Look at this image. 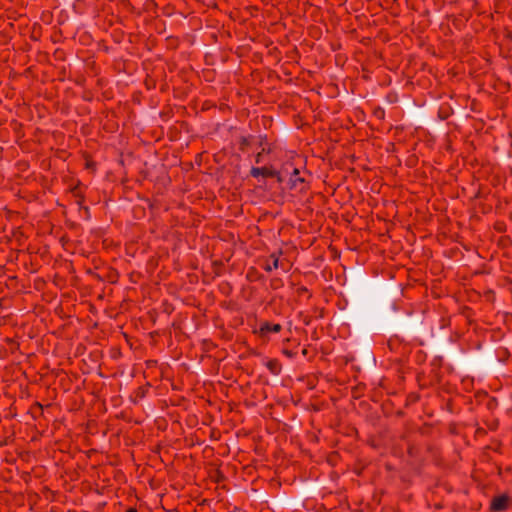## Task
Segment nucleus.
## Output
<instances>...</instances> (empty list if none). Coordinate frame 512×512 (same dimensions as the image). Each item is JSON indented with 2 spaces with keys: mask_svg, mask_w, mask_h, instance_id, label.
<instances>
[{
  "mask_svg": "<svg viewBox=\"0 0 512 512\" xmlns=\"http://www.w3.org/2000/svg\"><path fill=\"white\" fill-rule=\"evenodd\" d=\"M288 187L290 190H298L301 193H306L310 188L305 178L300 176L298 168L293 169L288 181Z\"/></svg>",
  "mask_w": 512,
  "mask_h": 512,
  "instance_id": "nucleus-1",
  "label": "nucleus"
},
{
  "mask_svg": "<svg viewBox=\"0 0 512 512\" xmlns=\"http://www.w3.org/2000/svg\"><path fill=\"white\" fill-rule=\"evenodd\" d=\"M512 499L508 494L494 496L489 505L490 512H505L510 508Z\"/></svg>",
  "mask_w": 512,
  "mask_h": 512,
  "instance_id": "nucleus-2",
  "label": "nucleus"
},
{
  "mask_svg": "<svg viewBox=\"0 0 512 512\" xmlns=\"http://www.w3.org/2000/svg\"><path fill=\"white\" fill-rule=\"evenodd\" d=\"M281 330V324L264 321L260 324L257 333L260 338L268 340L270 333H279Z\"/></svg>",
  "mask_w": 512,
  "mask_h": 512,
  "instance_id": "nucleus-3",
  "label": "nucleus"
},
{
  "mask_svg": "<svg viewBox=\"0 0 512 512\" xmlns=\"http://www.w3.org/2000/svg\"><path fill=\"white\" fill-rule=\"evenodd\" d=\"M250 175L254 178L262 177H272L276 175V170L273 167H252L250 170Z\"/></svg>",
  "mask_w": 512,
  "mask_h": 512,
  "instance_id": "nucleus-4",
  "label": "nucleus"
},
{
  "mask_svg": "<svg viewBox=\"0 0 512 512\" xmlns=\"http://www.w3.org/2000/svg\"><path fill=\"white\" fill-rule=\"evenodd\" d=\"M280 255H282V251L281 250H279L278 252H273L269 256V258L272 260L271 264L267 263L266 265L263 266V269L266 272H271L274 269H278L279 265H280V261H279Z\"/></svg>",
  "mask_w": 512,
  "mask_h": 512,
  "instance_id": "nucleus-5",
  "label": "nucleus"
},
{
  "mask_svg": "<svg viewBox=\"0 0 512 512\" xmlns=\"http://www.w3.org/2000/svg\"><path fill=\"white\" fill-rule=\"evenodd\" d=\"M254 139H255V137L252 135L241 136L239 138V150L241 152H246L248 150V148L251 146Z\"/></svg>",
  "mask_w": 512,
  "mask_h": 512,
  "instance_id": "nucleus-6",
  "label": "nucleus"
},
{
  "mask_svg": "<svg viewBox=\"0 0 512 512\" xmlns=\"http://www.w3.org/2000/svg\"><path fill=\"white\" fill-rule=\"evenodd\" d=\"M266 367L270 370L271 373L273 374H278L279 371H280V365H279V362L278 360L276 359H272V360H269L266 364Z\"/></svg>",
  "mask_w": 512,
  "mask_h": 512,
  "instance_id": "nucleus-7",
  "label": "nucleus"
},
{
  "mask_svg": "<svg viewBox=\"0 0 512 512\" xmlns=\"http://www.w3.org/2000/svg\"><path fill=\"white\" fill-rule=\"evenodd\" d=\"M268 145L267 143V136L266 135H260L258 137V146L262 148L263 146Z\"/></svg>",
  "mask_w": 512,
  "mask_h": 512,
  "instance_id": "nucleus-8",
  "label": "nucleus"
},
{
  "mask_svg": "<svg viewBox=\"0 0 512 512\" xmlns=\"http://www.w3.org/2000/svg\"><path fill=\"white\" fill-rule=\"evenodd\" d=\"M271 178H275L278 183H282L284 178L280 171L276 170V175H273Z\"/></svg>",
  "mask_w": 512,
  "mask_h": 512,
  "instance_id": "nucleus-9",
  "label": "nucleus"
},
{
  "mask_svg": "<svg viewBox=\"0 0 512 512\" xmlns=\"http://www.w3.org/2000/svg\"><path fill=\"white\" fill-rule=\"evenodd\" d=\"M282 353H283L286 357L291 358V359H292V358H294V357H295V355H296V353H295V352H293V351H291V350H288V349H283V350H282Z\"/></svg>",
  "mask_w": 512,
  "mask_h": 512,
  "instance_id": "nucleus-10",
  "label": "nucleus"
},
{
  "mask_svg": "<svg viewBox=\"0 0 512 512\" xmlns=\"http://www.w3.org/2000/svg\"><path fill=\"white\" fill-rule=\"evenodd\" d=\"M259 152H262V155L270 154L272 152V149H271L270 145L268 144L266 146H263Z\"/></svg>",
  "mask_w": 512,
  "mask_h": 512,
  "instance_id": "nucleus-11",
  "label": "nucleus"
},
{
  "mask_svg": "<svg viewBox=\"0 0 512 512\" xmlns=\"http://www.w3.org/2000/svg\"><path fill=\"white\" fill-rule=\"evenodd\" d=\"M262 152H258L256 155H255V162L257 164L261 163L262 162Z\"/></svg>",
  "mask_w": 512,
  "mask_h": 512,
  "instance_id": "nucleus-12",
  "label": "nucleus"
},
{
  "mask_svg": "<svg viewBox=\"0 0 512 512\" xmlns=\"http://www.w3.org/2000/svg\"><path fill=\"white\" fill-rule=\"evenodd\" d=\"M298 291H299V293H304V292H307V291H308V289H307L306 287H304V286H303V287L299 288V290H298Z\"/></svg>",
  "mask_w": 512,
  "mask_h": 512,
  "instance_id": "nucleus-13",
  "label": "nucleus"
},
{
  "mask_svg": "<svg viewBox=\"0 0 512 512\" xmlns=\"http://www.w3.org/2000/svg\"><path fill=\"white\" fill-rule=\"evenodd\" d=\"M138 395H140L141 397L144 396V391L142 388H139Z\"/></svg>",
  "mask_w": 512,
  "mask_h": 512,
  "instance_id": "nucleus-14",
  "label": "nucleus"
},
{
  "mask_svg": "<svg viewBox=\"0 0 512 512\" xmlns=\"http://www.w3.org/2000/svg\"><path fill=\"white\" fill-rule=\"evenodd\" d=\"M307 354H308V350H307L306 348H304V349L302 350V355H303V356H307Z\"/></svg>",
  "mask_w": 512,
  "mask_h": 512,
  "instance_id": "nucleus-15",
  "label": "nucleus"
},
{
  "mask_svg": "<svg viewBox=\"0 0 512 512\" xmlns=\"http://www.w3.org/2000/svg\"><path fill=\"white\" fill-rule=\"evenodd\" d=\"M126 512H138V511L135 508H129L128 510H126Z\"/></svg>",
  "mask_w": 512,
  "mask_h": 512,
  "instance_id": "nucleus-16",
  "label": "nucleus"
}]
</instances>
